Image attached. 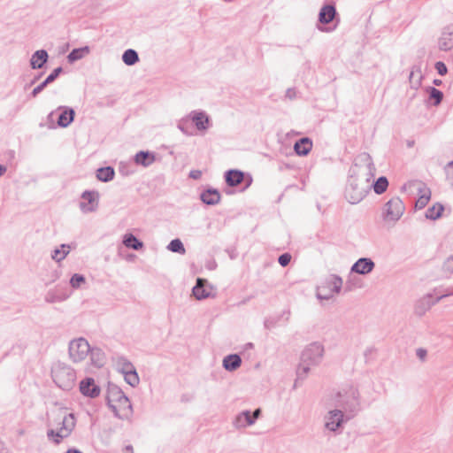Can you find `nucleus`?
Here are the masks:
<instances>
[{
    "label": "nucleus",
    "mask_w": 453,
    "mask_h": 453,
    "mask_svg": "<svg viewBox=\"0 0 453 453\" xmlns=\"http://www.w3.org/2000/svg\"><path fill=\"white\" fill-rule=\"evenodd\" d=\"M58 110L61 111L58 119V125L60 127H67L73 121L74 111L67 106H59Z\"/></svg>",
    "instance_id": "f3484780"
},
{
    "label": "nucleus",
    "mask_w": 453,
    "mask_h": 453,
    "mask_svg": "<svg viewBox=\"0 0 453 453\" xmlns=\"http://www.w3.org/2000/svg\"><path fill=\"white\" fill-rule=\"evenodd\" d=\"M100 194L96 190H85L81 196L80 210L85 213H91L97 210Z\"/></svg>",
    "instance_id": "6e6552de"
},
{
    "label": "nucleus",
    "mask_w": 453,
    "mask_h": 453,
    "mask_svg": "<svg viewBox=\"0 0 453 453\" xmlns=\"http://www.w3.org/2000/svg\"><path fill=\"white\" fill-rule=\"evenodd\" d=\"M388 186V181L386 177H380L374 183L372 182L373 190L376 194L380 195L384 193Z\"/></svg>",
    "instance_id": "c9c22d12"
},
{
    "label": "nucleus",
    "mask_w": 453,
    "mask_h": 453,
    "mask_svg": "<svg viewBox=\"0 0 453 453\" xmlns=\"http://www.w3.org/2000/svg\"><path fill=\"white\" fill-rule=\"evenodd\" d=\"M374 267L375 264L371 258L361 257L353 264L350 271L360 275H366L372 272Z\"/></svg>",
    "instance_id": "4468645a"
},
{
    "label": "nucleus",
    "mask_w": 453,
    "mask_h": 453,
    "mask_svg": "<svg viewBox=\"0 0 453 453\" xmlns=\"http://www.w3.org/2000/svg\"><path fill=\"white\" fill-rule=\"evenodd\" d=\"M107 401L110 408L120 418H127L131 414L132 408L128 398L117 387L108 388Z\"/></svg>",
    "instance_id": "7ed1b4c3"
},
{
    "label": "nucleus",
    "mask_w": 453,
    "mask_h": 453,
    "mask_svg": "<svg viewBox=\"0 0 453 453\" xmlns=\"http://www.w3.org/2000/svg\"><path fill=\"white\" fill-rule=\"evenodd\" d=\"M201 199L204 203L213 205L219 202L220 195L215 189H208L201 194Z\"/></svg>",
    "instance_id": "bb28decb"
},
{
    "label": "nucleus",
    "mask_w": 453,
    "mask_h": 453,
    "mask_svg": "<svg viewBox=\"0 0 453 453\" xmlns=\"http://www.w3.org/2000/svg\"><path fill=\"white\" fill-rule=\"evenodd\" d=\"M80 390L82 395L89 397H96L100 394V388L91 378L81 381Z\"/></svg>",
    "instance_id": "dca6fc26"
},
{
    "label": "nucleus",
    "mask_w": 453,
    "mask_h": 453,
    "mask_svg": "<svg viewBox=\"0 0 453 453\" xmlns=\"http://www.w3.org/2000/svg\"><path fill=\"white\" fill-rule=\"evenodd\" d=\"M405 211V206L398 196L390 198L381 209V219L388 226H395Z\"/></svg>",
    "instance_id": "20e7f679"
},
{
    "label": "nucleus",
    "mask_w": 453,
    "mask_h": 453,
    "mask_svg": "<svg viewBox=\"0 0 453 453\" xmlns=\"http://www.w3.org/2000/svg\"><path fill=\"white\" fill-rule=\"evenodd\" d=\"M49 83H46V81L44 80L41 84H39L38 86H36L32 93H31V96L33 97H36L38 96V94H40L45 88L46 86L48 85Z\"/></svg>",
    "instance_id": "49530a36"
},
{
    "label": "nucleus",
    "mask_w": 453,
    "mask_h": 453,
    "mask_svg": "<svg viewBox=\"0 0 453 453\" xmlns=\"http://www.w3.org/2000/svg\"><path fill=\"white\" fill-rule=\"evenodd\" d=\"M201 176H202V172L199 170H192L189 173V177L194 180H198V179H200Z\"/></svg>",
    "instance_id": "8fccbe9b"
},
{
    "label": "nucleus",
    "mask_w": 453,
    "mask_h": 453,
    "mask_svg": "<svg viewBox=\"0 0 453 453\" xmlns=\"http://www.w3.org/2000/svg\"><path fill=\"white\" fill-rule=\"evenodd\" d=\"M311 148L312 142L307 137L301 138L294 145V150L299 156H306L311 150Z\"/></svg>",
    "instance_id": "4be33fe9"
},
{
    "label": "nucleus",
    "mask_w": 453,
    "mask_h": 453,
    "mask_svg": "<svg viewBox=\"0 0 453 453\" xmlns=\"http://www.w3.org/2000/svg\"><path fill=\"white\" fill-rule=\"evenodd\" d=\"M111 360V365L115 368H127L132 365L127 358L119 354L112 355Z\"/></svg>",
    "instance_id": "72a5a7b5"
},
{
    "label": "nucleus",
    "mask_w": 453,
    "mask_h": 453,
    "mask_svg": "<svg viewBox=\"0 0 453 453\" xmlns=\"http://www.w3.org/2000/svg\"><path fill=\"white\" fill-rule=\"evenodd\" d=\"M122 60L127 65H134L139 61L138 53L133 49H128L124 51Z\"/></svg>",
    "instance_id": "473e14b6"
},
{
    "label": "nucleus",
    "mask_w": 453,
    "mask_h": 453,
    "mask_svg": "<svg viewBox=\"0 0 453 453\" xmlns=\"http://www.w3.org/2000/svg\"><path fill=\"white\" fill-rule=\"evenodd\" d=\"M453 47V27H447L439 39V48L441 50H449Z\"/></svg>",
    "instance_id": "6ab92c4d"
},
{
    "label": "nucleus",
    "mask_w": 453,
    "mask_h": 453,
    "mask_svg": "<svg viewBox=\"0 0 453 453\" xmlns=\"http://www.w3.org/2000/svg\"><path fill=\"white\" fill-rule=\"evenodd\" d=\"M192 291L197 300H202L212 296L213 287L206 280L197 278Z\"/></svg>",
    "instance_id": "9d476101"
},
{
    "label": "nucleus",
    "mask_w": 453,
    "mask_h": 453,
    "mask_svg": "<svg viewBox=\"0 0 453 453\" xmlns=\"http://www.w3.org/2000/svg\"><path fill=\"white\" fill-rule=\"evenodd\" d=\"M430 97L435 100L434 104L437 105L441 102L443 94L439 89H437L435 88H430Z\"/></svg>",
    "instance_id": "ea45409f"
},
{
    "label": "nucleus",
    "mask_w": 453,
    "mask_h": 453,
    "mask_svg": "<svg viewBox=\"0 0 453 453\" xmlns=\"http://www.w3.org/2000/svg\"><path fill=\"white\" fill-rule=\"evenodd\" d=\"M61 72H62L61 67H58V68L54 69L53 72L45 79L46 83L50 84V83L53 82L58 78V76L60 74Z\"/></svg>",
    "instance_id": "c03bdc74"
},
{
    "label": "nucleus",
    "mask_w": 453,
    "mask_h": 453,
    "mask_svg": "<svg viewBox=\"0 0 453 453\" xmlns=\"http://www.w3.org/2000/svg\"><path fill=\"white\" fill-rule=\"evenodd\" d=\"M167 249L172 252L179 253L181 255H184L186 253L184 245L180 239L172 240L168 244Z\"/></svg>",
    "instance_id": "e433bc0d"
},
{
    "label": "nucleus",
    "mask_w": 453,
    "mask_h": 453,
    "mask_svg": "<svg viewBox=\"0 0 453 453\" xmlns=\"http://www.w3.org/2000/svg\"><path fill=\"white\" fill-rule=\"evenodd\" d=\"M49 55L45 50H36L30 58V66L32 69H40L48 61Z\"/></svg>",
    "instance_id": "412c9836"
},
{
    "label": "nucleus",
    "mask_w": 453,
    "mask_h": 453,
    "mask_svg": "<svg viewBox=\"0 0 453 453\" xmlns=\"http://www.w3.org/2000/svg\"><path fill=\"white\" fill-rule=\"evenodd\" d=\"M90 52V49L88 46H84L81 48L73 49L67 56V59L70 63H73L80 59H82Z\"/></svg>",
    "instance_id": "a878e982"
},
{
    "label": "nucleus",
    "mask_w": 453,
    "mask_h": 453,
    "mask_svg": "<svg viewBox=\"0 0 453 453\" xmlns=\"http://www.w3.org/2000/svg\"><path fill=\"white\" fill-rule=\"evenodd\" d=\"M74 426L75 420L73 415L65 410H60L52 416L48 436L55 443H59L61 440L70 435Z\"/></svg>",
    "instance_id": "f03ea898"
},
{
    "label": "nucleus",
    "mask_w": 453,
    "mask_h": 453,
    "mask_svg": "<svg viewBox=\"0 0 453 453\" xmlns=\"http://www.w3.org/2000/svg\"><path fill=\"white\" fill-rule=\"evenodd\" d=\"M243 180V173L239 170H229L226 173V182L231 187H235Z\"/></svg>",
    "instance_id": "393cba45"
},
{
    "label": "nucleus",
    "mask_w": 453,
    "mask_h": 453,
    "mask_svg": "<svg viewBox=\"0 0 453 453\" xmlns=\"http://www.w3.org/2000/svg\"><path fill=\"white\" fill-rule=\"evenodd\" d=\"M260 412H261L260 409H257V410L253 412V414H252L251 418H252V419H254V421L258 418V416L260 415Z\"/></svg>",
    "instance_id": "864d4df0"
},
{
    "label": "nucleus",
    "mask_w": 453,
    "mask_h": 453,
    "mask_svg": "<svg viewBox=\"0 0 453 453\" xmlns=\"http://www.w3.org/2000/svg\"><path fill=\"white\" fill-rule=\"evenodd\" d=\"M325 347L320 342H312L307 344L300 354L301 368L318 366L323 359Z\"/></svg>",
    "instance_id": "39448f33"
},
{
    "label": "nucleus",
    "mask_w": 453,
    "mask_h": 453,
    "mask_svg": "<svg viewBox=\"0 0 453 453\" xmlns=\"http://www.w3.org/2000/svg\"><path fill=\"white\" fill-rule=\"evenodd\" d=\"M254 423L250 411H244L241 413L235 419V425L237 427H245Z\"/></svg>",
    "instance_id": "f704fd0d"
},
{
    "label": "nucleus",
    "mask_w": 453,
    "mask_h": 453,
    "mask_svg": "<svg viewBox=\"0 0 453 453\" xmlns=\"http://www.w3.org/2000/svg\"><path fill=\"white\" fill-rule=\"evenodd\" d=\"M443 270L448 273H453V257L445 261Z\"/></svg>",
    "instance_id": "09e8293b"
},
{
    "label": "nucleus",
    "mask_w": 453,
    "mask_h": 453,
    "mask_svg": "<svg viewBox=\"0 0 453 453\" xmlns=\"http://www.w3.org/2000/svg\"><path fill=\"white\" fill-rule=\"evenodd\" d=\"M124 380L132 387L139 384V376L135 370H121Z\"/></svg>",
    "instance_id": "2f4dec72"
},
{
    "label": "nucleus",
    "mask_w": 453,
    "mask_h": 453,
    "mask_svg": "<svg viewBox=\"0 0 453 453\" xmlns=\"http://www.w3.org/2000/svg\"><path fill=\"white\" fill-rule=\"evenodd\" d=\"M96 176L102 182H109L113 180L115 171L111 166L101 167L96 170Z\"/></svg>",
    "instance_id": "b1692460"
},
{
    "label": "nucleus",
    "mask_w": 453,
    "mask_h": 453,
    "mask_svg": "<svg viewBox=\"0 0 453 453\" xmlns=\"http://www.w3.org/2000/svg\"><path fill=\"white\" fill-rule=\"evenodd\" d=\"M411 88L418 89L421 85L422 73L418 67H414L409 76Z\"/></svg>",
    "instance_id": "7c9ffc66"
},
{
    "label": "nucleus",
    "mask_w": 453,
    "mask_h": 453,
    "mask_svg": "<svg viewBox=\"0 0 453 453\" xmlns=\"http://www.w3.org/2000/svg\"><path fill=\"white\" fill-rule=\"evenodd\" d=\"M336 15V10L332 4H326L322 6L319 13V21L321 24H329L334 19Z\"/></svg>",
    "instance_id": "aec40b11"
},
{
    "label": "nucleus",
    "mask_w": 453,
    "mask_h": 453,
    "mask_svg": "<svg viewBox=\"0 0 453 453\" xmlns=\"http://www.w3.org/2000/svg\"><path fill=\"white\" fill-rule=\"evenodd\" d=\"M342 413L340 411H330L326 420V428L334 431L341 425Z\"/></svg>",
    "instance_id": "5701e85b"
},
{
    "label": "nucleus",
    "mask_w": 453,
    "mask_h": 453,
    "mask_svg": "<svg viewBox=\"0 0 453 453\" xmlns=\"http://www.w3.org/2000/svg\"><path fill=\"white\" fill-rule=\"evenodd\" d=\"M190 119L188 118V115L185 118H182L180 119L179 121H178V124H177V127L178 129L184 134H188V131H187V128H186V125L188 123V121Z\"/></svg>",
    "instance_id": "79ce46f5"
},
{
    "label": "nucleus",
    "mask_w": 453,
    "mask_h": 453,
    "mask_svg": "<svg viewBox=\"0 0 453 453\" xmlns=\"http://www.w3.org/2000/svg\"><path fill=\"white\" fill-rule=\"evenodd\" d=\"M376 168L370 154H359L349 169L348 183L345 188V197L349 203H360L370 192L372 187Z\"/></svg>",
    "instance_id": "f257e3e1"
},
{
    "label": "nucleus",
    "mask_w": 453,
    "mask_h": 453,
    "mask_svg": "<svg viewBox=\"0 0 453 453\" xmlns=\"http://www.w3.org/2000/svg\"><path fill=\"white\" fill-rule=\"evenodd\" d=\"M66 453H81V452L77 449H69V450H67Z\"/></svg>",
    "instance_id": "6e6d98bb"
},
{
    "label": "nucleus",
    "mask_w": 453,
    "mask_h": 453,
    "mask_svg": "<svg viewBox=\"0 0 453 453\" xmlns=\"http://www.w3.org/2000/svg\"><path fill=\"white\" fill-rule=\"evenodd\" d=\"M88 357L90 365L95 368H104L108 365V357L100 347L94 346Z\"/></svg>",
    "instance_id": "f8f14e48"
},
{
    "label": "nucleus",
    "mask_w": 453,
    "mask_h": 453,
    "mask_svg": "<svg viewBox=\"0 0 453 453\" xmlns=\"http://www.w3.org/2000/svg\"><path fill=\"white\" fill-rule=\"evenodd\" d=\"M415 189L418 191V198L416 201V209H423L431 198V190L426 185L422 182L417 181L414 184Z\"/></svg>",
    "instance_id": "ddd939ff"
},
{
    "label": "nucleus",
    "mask_w": 453,
    "mask_h": 453,
    "mask_svg": "<svg viewBox=\"0 0 453 453\" xmlns=\"http://www.w3.org/2000/svg\"><path fill=\"white\" fill-rule=\"evenodd\" d=\"M60 377H61L60 373H58L55 375V379L58 380V383H59V386L62 388H67L69 386V383H61L59 381Z\"/></svg>",
    "instance_id": "603ef678"
},
{
    "label": "nucleus",
    "mask_w": 453,
    "mask_h": 453,
    "mask_svg": "<svg viewBox=\"0 0 453 453\" xmlns=\"http://www.w3.org/2000/svg\"><path fill=\"white\" fill-rule=\"evenodd\" d=\"M70 296L71 293L58 286L47 292L45 301L49 303H61L67 300Z\"/></svg>",
    "instance_id": "2eb2a0df"
},
{
    "label": "nucleus",
    "mask_w": 453,
    "mask_h": 453,
    "mask_svg": "<svg viewBox=\"0 0 453 453\" xmlns=\"http://www.w3.org/2000/svg\"><path fill=\"white\" fill-rule=\"evenodd\" d=\"M450 295H452V291L438 296L435 301L433 300V297L429 295L420 298L415 304V313L418 316L424 315L437 301L443 296Z\"/></svg>",
    "instance_id": "9b49d317"
},
{
    "label": "nucleus",
    "mask_w": 453,
    "mask_h": 453,
    "mask_svg": "<svg viewBox=\"0 0 453 453\" xmlns=\"http://www.w3.org/2000/svg\"><path fill=\"white\" fill-rule=\"evenodd\" d=\"M71 251V247L68 244H61L56 248L51 253V258L59 263L64 260Z\"/></svg>",
    "instance_id": "cd10ccee"
},
{
    "label": "nucleus",
    "mask_w": 453,
    "mask_h": 453,
    "mask_svg": "<svg viewBox=\"0 0 453 453\" xmlns=\"http://www.w3.org/2000/svg\"><path fill=\"white\" fill-rule=\"evenodd\" d=\"M286 96L288 97L289 99L295 98L296 97V90L293 88H288L286 91Z\"/></svg>",
    "instance_id": "3c124183"
},
{
    "label": "nucleus",
    "mask_w": 453,
    "mask_h": 453,
    "mask_svg": "<svg viewBox=\"0 0 453 453\" xmlns=\"http://www.w3.org/2000/svg\"><path fill=\"white\" fill-rule=\"evenodd\" d=\"M123 244L134 250H139L143 247V243L132 234H127L124 235Z\"/></svg>",
    "instance_id": "c85d7f7f"
},
{
    "label": "nucleus",
    "mask_w": 453,
    "mask_h": 453,
    "mask_svg": "<svg viewBox=\"0 0 453 453\" xmlns=\"http://www.w3.org/2000/svg\"><path fill=\"white\" fill-rule=\"evenodd\" d=\"M188 118L194 123L196 128L204 134L212 125L210 116L203 111H192Z\"/></svg>",
    "instance_id": "1a4fd4ad"
},
{
    "label": "nucleus",
    "mask_w": 453,
    "mask_h": 453,
    "mask_svg": "<svg viewBox=\"0 0 453 453\" xmlns=\"http://www.w3.org/2000/svg\"><path fill=\"white\" fill-rule=\"evenodd\" d=\"M435 69L440 75H445L448 72L447 66L443 62H436Z\"/></svg>",
    "instance_id": "de8ad7c7"
},
{
    "label": "nucleus",
    "mask_w": 453,
    "mask_h": 453,
    "mask_svg": "<svg viewBox=\"0 0 453 453\" xmlns=\"http://www.w3.org/2000/svg\"><path fill=\"white\" fill-rule=\"evenodd\" d=\"M7 171V168L4 165H0V177L3 176Z\"/></svg>",
    "instance_id": "5fc2aeb1"
},
{
    "label": "nucleus",
    "mask_w": 453,
    "mask_h": 453,
    "mask_svg": "<svg viewBox=\"0 0 453 453\" xmlns=\"http://www.w3.org/2000/svg\"><path fill=\"white\" fill-rule=\"evenodd\" d=\"M342 288V279L335 274H331L318 286L316 296L320 300H328L339 294Z\"/></svg>",
    "instance_id": "0eeeda50"
},
{
    "label": "nucleus",
    "mask_w": 453,
    "mask_h": 453,
    "mask_svg": "<svg viewBox=\"0 0 453 453\" xmlns=\"http://www.w3.org/2000/svg\"><path fill=\"white\" fill-rule=\"evenodd\" d=\"M134 161L138 165L149 167L156 161V155L154 152L142 150L134 155Z\"/></svg>",
    "instance_id": "a211bd4d"
},
{
    "label": "nucleus",
    "mask_w": 453,
    "mask_h": 453,
    "mask_svg": "<svg viewBox=\"0 0 453 453\" xmlns=\"http://www.w3.org/2000/svg\"><path fill=\"white\" fill-rule=\"evenodd\" d=\"M290 260L291 255L288 253H284L279 257L278 262L281 266L285 267L290 263Z\"/></svg>",
    "instance_id": "a18cd8bd"
},
{
    "label": "nucleus",
    "mask_w": 453,
    "mask_h": 453,
    "mask_svg": "<svg viewBox=\"0 0 453 453\" xmlns=\"http://www.w3.org/2000/svg\"><path fill=\"white\" fill-rule=\"evenodd\" d=\"M242 364V359L237 354H230L224 357L222 361L223 368H238Z\"/></svg>",
    "instance_id": "c756f323"
},
{
    "label": "nucleus",
    "mask_w": 453,
    "mask_h": 453,
    "mask_svg": "<svg viewBox=\"0 0 453 453\" xmlns=\"http://www.w3.org/2000/svg\"><path fill=\"white\" fill-rule=\"evenodd\" d=\"M443 211V206L441 204H434L432 207L428 208L426 211V218L430 219H438Z\"/></svg>",
    "instance_id": "4c0bfd02"
},
{
    "label": "nucleus",
    "mask_w": 453,
    "mask_h": 453,
    "mask_svg": "<svg viewBox=\"0 0 453 453\" xmlns=\"http://www.w3.org/2000/svg\"><path fill=\"white\" fill-rule=\"evenodd\" d=\"M434 84L440 85L441 84V81H434Z\"/></svg>",
    "instance_id": "4d7b16f0"
},
{
    "label": "nucleus",
    "mask_w": 453,
    "mask_h": 453,
    "mask_svg": "<svg viewBox=\"0 0 453 453\" xmlns=\"http://www.w3.org/2000/svg\"><path fill=\"white\" fill-rule=\"evenodd\" d=\"M445 172L448 181L453 186V161L447 164Z\"/></svg>",
    "instance_id": "a19ab883"
},
{
    "label": "nucleus",
    "mask_w": 453,
    "mask_h": 453,
    "mask_svg": "<svg viewBox=\"0 0 453 453\" xmlns=\"http://www.w3.org/2000/svg\"><path fill=\"white\" fill-rule=\"evenodd\" d=\"M427 356H428V352L426 349L424 348H418L416 349V357L418 360H420L421 362H425L427 358Z\"/></svg>",
    "instance_id": "37998d69"
},
{
    "label": "nucleus",
    "mask_w": 453,
    "mask_h": 453,
    "mask_svg": "<svg viewBox=\"0 0 453 453\" xmlns=\"http://www.w3.org/2000/svg\"><path fill=\"white\" fill-rule=\"evenodd\" d=\"M86 283V278L79 273H74L70 279V285L73 289L81 288Z\"/></svg>",
    "instance_id": "58836bf2"
},
{
    "label": "nucleus",
    "mask_w": 453,
    "mask_h": 453,
    "mask_svg": "<svg viewBox=\"0 0 453 453\" xmlns=\"http://www.w3.org/2000/svg\"><path fill=\"white\" fill-rule=\"evenodd\" d=\"M92 348L86 338H73L68 343V357L73 364H81L88 358Z\"/></svg>",
    "instance_id": "423d86ee"
}]
</instances>
